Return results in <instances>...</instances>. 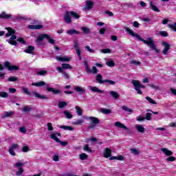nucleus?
<instances>
[{"label":"nucleus","instance_id":"f257e3e1","mask_svg":"<svg viewBox=\"0 0 176 176\" xmlns=\"http://www.w3.org/2000/svg\"><path fill=\"white\" fill-rule=\"evenodd\" d=\"M124 30H125V31L128 32V34L131 36H134L135 38H137L139 41H141L142 42H143V43H144L145 45H147L148 47H151L153 50H154L155 53H159L160 51L157 48H156V45H155V41L152 40L151 37H148L146 38V40H144L142 38H141L140 34L135 33L130 28L124 26Z\"/></svg>","mask_w":176,"mask_h":176},{"label":"nucleus","instance_id":"f03ea898","mask_svg":"<svg viewBox=\"0 0 176 176\" xmlns=\"http://www.w3.org/2000/svg\"><path fill=\"white\" fill-rule=\"evenodd\" d=\"M32 86H36V87H42V86H45L47 91H51L53 94H60L61 91L60 89H54L49 87V84H46L45 81H39L38 82H32Z\"/></svg>","mask_w":176,"mask_h":176},{"label":"nucleus","instance_id":"7ed1b4c3","mask_svg":"<svg viewBox=\"0 0 176 176\" xmlns=\"http://www.w3.org/2000/svg\"><path fill=\"white\" fill-rule=\"evenodd\" d=\"M132 85H133L135 90H136L138 94H142V91H141V87L142 89H145V85H141L140 81L137 80H131Z\"/></svg>","mask_w":176,"mask_h":176},{"label":"nucleus","instance_id":"20e7f679","mask_svg":"<svg viewBox=\"0 0 176 176\" xmlns=\"http://www.w3.org/2000/svg\"><path fill=\"white\" fill-rule=\"evenodd\" d=\"M87 120H90V124L88 126V129H94L98 123H100V120L96 117H87Z\"/></svg>","mask_w":176,"mask_h":176},{"label":"nucleus","instance_id":"39448f33","mask_svg":"<svg viewBox=\"0 0 176 176\" xmlns=\"http://www.w3.org/2000/svg\"><path fill=\"white\" fill-rule=\"evenodd\" d=\"M74 67H72V65L68 64V63H63L62 67H58L56 68L58 72H63V69H72Z\"/></svg>","mask_w":176,"mask_h":176},{"label":"nucleus","instance_id":"423d86ee","mask_svg":"<svg viewBox=\"0 0 176 176\" xmlns=\"http://www.w3.org/2000/svg\"><path fill=\"white\" fill-rule=\"evenodd\" d=\"M162 46H164V49L162 50V53L164 56L168 53V50L171 48V45L168 44L167 41L162 42Z\"/></svg>","mask_w":176,"mask_h":176},{"label":"nucleus","instance_id":"0eeeda50","mask_svg":"<svg viewBox=\"0 0 176 176\" xmlns=\"http://www.w3.org/2000/svg\"><path fill=\"white\" fill-rule=\"evenodd\" d=\"M63 20L66 24H71V23H72V19H71V14L69 11L65 12Z\"/></svg>","mask_w":176,"mask_h":176},{"label":"nucleus","instance_id":"6e6552de","mask_svg":"<svg viewBox=\"0 0 176 176\" xmlns=\"http://www.w3.org/2000/svg\"><path fill=\"white\" fill-rule=\"evenodd\" d=\"M56 60L58 61H61L62 63H68L72 60L71 56H56Z\"/></svg>","mask_w":176,"mask_h":176},{"label":"nucleus","instance_id":"1a4fd4ad","mask_svg":"<svg viewBox=\"0 0 176 176\" xmlns=\"http://www.w3.org/2000/svg\"><path fill=\"white\" fill-rule=\"evenodd\" d=\"M45 39V34H40L36 39L34 40V42H36L37 46H42L43 45V41Z\"/></svg>","mask_w":176,"mask_h":176},{"label":"nucleus","instance_id":"9d476101","mask_svg":"<svg viewBox=\"0 0 176 176\" xmlns=\"http://www.w3.org/2000/svg\"><path fill=\"white\" fill-rule=\"evenodd\" d=\"M19 148V144H12L8 151L9 153L12 155V156H16V153L14 152L15 149Z\"/></svg>","mask_w":176,"mask_h":176},{"label":"nucleus","instance_id":"9b49d317","mask_svg":"<svg viewBox=\"0 0 176 176\" xmlns=\"http://www.w3.org/2000/svg\"><path fill=\"white\" fill-rule=\"evenodd\" d=\"M74 90L76 93H79L80 94H85V93H86L85 87L80 86H74Z\"/></svg>","mask_w":176,"mask_h":176},{"label":"nucleus","instance_id":"f8f14e48","mask_svg":"<svg viewBox=\"0 0 176 176\" xmlns=\"http://www.w3.org/2000/svg\"><path fill=\"white\" fill-rule=\"evenodd\" d=\"M57 137H61V133H54L51 134L50 138L56 141V142H60V139Z\"/></svg>","mask_w":176,"mask_h":176},{"label":"nucleus","instance_id":"ddd939ff","mask_svg":"<svg viewBox=\"0 0 176 176\" xmlns=\"http://www.w3.org/2000/svg\"><path fill=\"white\" fill-rule=\"evenodd\" d=\"M103 156L106 159H108V157H111L112 156V151L109 148H106L104 149V151L103 153Z\"/></svg>","mask_w":176,"mask_h":176},{"label":"nucleus","instance_id":"4468645a","mask_svg":"<svg viewBox=\"0 0 176 176\" xmlns=\"http://www.w3.org/2000/svg\"><path fill=\"white\" fill-rule=\"evenodd\" d=\"M94 5V3L93 1H86L85 6L84 8L85 10H90V9H93V6Z\"/></svg>","mask_w":176,"mask_h":176},{"label":"nucleus","instance_id":"2eb2a0df","mask_svg":"<svg viewBox=\"0 0 176 176\" xmlns=\"http://www.w3.org/2000/svg\"><path fill=\"white\" fill-rule=\"evenodd\" d=\"M32 94H34V97H36V98H39L41 100H49V98L47 96L41 95V94H38L37 92L33 91Z\"/></svg>","mask_w":176,"mask_h":176},{"label":"nucleus","instance_id":"dca6fc26","mask_svg":"<svg viewBox=\"0 0 176 176\" xmlns=\"http://www.w3.org/2000/svg\"><path fill=\"white\" fill-rule=\"evenodd\" d=\"M161 151L166 156H173V151L168 150L166 148H162Z\"/></svg>","mask_w":176,"mask_h":176},{"label":"nucleus","instance_id":"f3484780","mask_svg":"<svg viewBox=\"0 0 176 176\" xmlns=\"http://www.w3.org/2000/svg\"><path fill=\"white\" fill-rule=\"evenodd\" d=\"M96 80L97 83H99L100 85H102V83H105V80H102V75L101 74L96 75Z\"/></svg>","mask_w":176,"mask_h":176},{"label":"nucleus","instance_id":"a211bd4d","mask_svg":"<svg viewBox=\"0 0 176 176\" xmlns=\"http://www.w3.org/2000/svg\"><path fill=\"white\" fill-rule=\"evenodd\" d=\"M99 111L101 112V113H103V115H109L112 113V110L109 109H105V108L100 109Z\"/></svg>","mask_w":176,"mask_h":176},{"label":"nucleus","instance_id":"6ab92c4d","mask_svg":"<svg viewBox=\"0 0 176 176\" xmlns=\"http://www.w3.org/2000/svg\"><path fill=\"white\" fill-rule=\"evenodd\" d=\"M28 28L29 30H41L43 28V26L42 25H30L28 26Z\"/></svg>","mask_w":176,"mask_h":176},{"label":"nucleus","instance_id":"aec40b11","mask_svg":"<svg viewBox=\"0 0 176 176\" xmlns=\"http://www.w3.org/2000/svg\"><path fill=\"white\" fill-rule=\"evenodd\" d=\"M34 50H35V47L29 45L28 48L24 50V52L25 53H28V54H32Z\"/></svg>","mask_w":176,"mask_h":176},{"label":"nucleus","instance_id":"412c9836","mask_svg":"<svg viewBox=\"0 0 176 176\" xmlns=\"http://www.w3.org/2000/svg\"><path fill=\"white\" fill-rule=\"evenodd\" d=\"M88 88L91 91H94V93H104L102 90L99 89L97 87L88 86Z\"/></svg>","mask_w":176,"mask_h":176},{"label":"nucleus","instance_id":"4be33fe9","mask_svg":"<svg viewBox=\"0 0 176 176\" xmlns=\"http://www.w3.org/2000/svg\"><path fill=\"white\" fill-rule=\"evenodd\" d=\"M6 30L8 31V32L6 34V36H7V38L10 36V35H14V34H16V31H14V30L12 29L11 28H6Z\"/></svg>","mask_w":176,"mask_h":176},{"label":"nucleus","instance_id":"5701e85b","mask_svg":"<svg viewBox=\"0 0 176 176\" xmlns=\"http://www.w3.org/2000/svg\"><path fill=\"white\" fill-rule=\"evenodd\" d=\"M115 126L116 127H118L119 129H123L124 130H129V128H127V126L122 124L120 122H115Z\"/></svg>","mask_w":176,"mask_h":176},{"label":"nucleus","instance_id":"b1692460","mask_svg":"<svg viewBox=\"0 0 176 176\" xmlns=\"http://www.w3.org/2000/svg\"><path fill=\"white\" fill-rule=\"evenodd\" d=\"M44 36L49 43H51L52 45H54V43H56L54 39L50 38V36H49L47 34H44Z\"/></svg>","mask_w":176,"mask_h":176},{"label":"nucleus","instance_id":"393cba45","mask_svg":"<svg viewBox=\"0 0 176 176\" xmlns=\"http://www.w3.org/2000/svg\"><path fill=\"white\" fill-rule=\"evenodd\" d=\"M109 93L115 100H117V98H119V97H120V95H119V94H118V92L115 91H110Z\"/></svg>","mask_w":176,"mask_h":176},{"label":"nucleus","instance_id":"a878e982","mask_svg":"<svg viewBox=\"0 0 176 176\" xmlns=\"http://www.w3.org/2000/svg\"><path fill=\"white\" fill-rule=\"evenodd\" d=\"M135 129L139 133H144L145 132V128H144V126H142V124H137L135 126Z\"/></svg>","mask_w":176,"mask_h":176},{"label":"nucleus","instance_id":"bb28decb","mask_svg":"<svg viewBox=\"0 0 176 176\" xmlns=\"http://www.w3.org/2000/svg\"><path fill=\"white\" fill-rule=\"evenodd\" d=\"M67 105H68V103H67V102L65 101H60L59 102H58V107L60 109H63V108H65Z\"/></svg>","mask_w":176,"mask_h":176},{"label":"nucleus","instance_id":"cd10ccee","mask_svg":"<svg viewBox=\"0 0 176 176\" xmlns=\"http://www.w3.org/2000/svg\"><path fill=\"white\" fill-rule=\"evenodd\" d=\"M12 115H13V112L12 111H4L2 115H1V118H10V116H12Z\"/></svg>","mask_w":176,"mask_h":176},{"label":"nucleus","instance_id":"c85d7f7f","mask_svg":"<svg viewBox=\"0 0 176 176\" xmlns=\"http://www.w3.org/2000/svg\"><path fill=\"white\" fill-rule=\"evenodd\" d=\"M69 12L72 17H73L74 19H76V20H78V19H80V15H79V14H78L74 11H69Z\"/></svg>","mask_w":176,"mask_h":176},{"label":"nucleus","instance_id":"c756f323","mask_svg":"<svg viewBox=\"0 0 176 176\" xmlns=\"http://www.w3.org/2000/svg\"><path fill=\"white\" fill-rule=\"evenodd\" d=\"M66 34H67L68 35H74V34L79 35L80 32H78V30H69L66 32Z\"/></svg>","mask_w":176,"mask_h":176},{"label":"nucleus","instance_id":"7c9ffc66","mask_svg":"<svg viewBox=\"0 0 176 176\" xmlns=\"http://www.w3.org/2000/svg\"><path fill=\"white\" fill-rule=\"evenodd\" d=\"M37 75H38V76H45V75H47V71L40 69L37 72Z\"/></svg>","mask_w":176,"mask_h":176},{"label":"nucleus","instance_id":"2f4dec72","mask_svg":"<svg viewBox=\"0 0 176 176\" xmlns=\"http://www.w3.org/2000/svg\"><path fill=\"white\" fill-rule=\"evenodd\" d=\"M21 91L22 93H23V94H27V96H31V92H30V90L28 89V88L22 87Z\"/></svg>","mask_w":176,"mask_h":176},{"label":"nucleus","instance_id":"473e14b6","mask_svg":"<svg viewBox=\"0 0 176 176\" xmlns=\"http://www.w3.org/2000/svg\"><path fill=\"white\" fill-rule=\"evenodd\" d=\"M150 6L152 9V10H154V12H160V10L156 7V6L153 5V1H150Z\"/></svg>","mask_w":176,"mask_h":176},{"label":"nucleus","instance_id":"72a5a7b5","mask_svg":"<svg viewBox=\"0 0 176 176\" xmlns=\"http://www.w3.org/2000/svg\"><path fill=\"white\" fill-rule=\"evenodd\" d=\"M63 115H65L67 119H72V114L68 111H64Z\"/></svg>","mask_w":176,"mask_h":176},{"label":"nucleus","instance_id":"f704fd0d","mask_svg":"<svg viewBox=\"0 0 176 176\" xmlns=\"http://www.w3.org/2000/svg\"><path fill=\"white\" fill-rule=\"evenodd\" d=\"M60 129H63V130H68L69 131H73L74 129L72 126H67V125H61Z\"/></svg>","mask_w":176,"mask_h":176},{"label":"nucleus","instance_id":"c9c22d12","mask_svg":"<svg viewBox=\"0 0 176 176\" xmlns=\"http://www.w3.org/2000/svg\"><path fill=\"white\" fill-rule=\"evenodd\" d=\"M60 74H62L63 78L66 80L69 79V74L67 72L62 70V72H58Z\"/></svg>","mask_w":176,"mask_h":176},{"label":"nucleus","instance_id":"e433bc0d","mask_svg":"<svg viewBox=\"0 0 176 176\" xmlns=\"http://www.w3.org/2000/svg\"><path fill=\"white\" fill-rule=\"evenodd\" d=\"M81 31H82L83 34H85V35L90 34V30L86 27H81Z\"/></svg>","mask_w":176,"mask_h":176},{"label":"nucleus","instance_id":"4c0bfd02","mask_svg":"<svg viewBox=\"0 0 176 176\" xmlns=\"http://www.w3.org/2000/svg\"><path fill=\"white\" fill-rule=\"evenodd\" d=\"M84 65L85 67V71H86L87 74H91V69H90V67H89L87 62H85Z\"/></svg>","mask_w":176,"mask_h":176},{"label":"nucleus","instance_id":"58836bf2","mask_svg":"<svg viewBox=\"0 0 176 176\" xmlns=\"http://www.w3.org/2000/svg\"><path fill=\"white\" fill-rule=\"evenodd\" d=\"M131 153H132V155H134L135 156H137L140 155V151H138V149L137 148H131Z\"/></svg>","mask_w":176,"mask_h":176},{"label":"nucleus","instance_id":"ea45409f","mask_svg":"<svg viewBox=\"0 0 176 176\" xmlns=\"http://www.w3.org/2000/svg\"><path fill=\"white\" fill-rule=\"evenodd\" d=\"M0 17L1 19H10V17H12V15L10 14H7L5 12H3L0 14Z\"/></svg>","mask_w":176,"mask_h":176},{"label":"nucleus","instance_id":"a19ab883","mask_svg":"<svg viewBox=\"0 0 176 176\" xmlns=\"http://www.w3.org/2000/svg\"><path fill=\"white\" fill-rule=\"evenodd\" d=\"M19 68L16 65H11L8 67V71H19Z\"/></svg>","mask_w":176,"mask_h":176},{"label":"nucleus","instance_id":"79ce46f5","mask_svg":"<svg viewBox=\"0 0 176 176\" xmlns=\"http://www.w3.org/2000/svg\"><path fill=\"white\" fill-rule=\"evenodd\" d=\"M75 109L76 111V113L78 115V116H82V109L79 107V106H76Z\"/></svg>","mask_w":176,"mask_h":176},{"label":"nucleus","instance_id":"37998d69","mask_svg":"<svg viewBox=\"0 0 176 176\" xmlns=\"http://www.w3.org/2000/svg\"><path fill=\"white\" fill-rule=\"evenodd\" d=\"M8 96H9V94H8V92L0 91V97L1 98H8Z\"/></svg>","mask_w":176,"mask_h":176},{"label":"nucleus","instance_id":"c03bdc74","mask_svg":"<svg viewBox=\"0 0 176 176\" xmlns=\"http://www.w3.org/2000/svg\"><path fill=\"white\" fill-rule=\"evenodd\" d=\"M106 65H107V67H114L115 62L112 60H109L107 62H106Z\"/></svg>","mask_w":176,"mask_h":176},{"label":"nucleus","instance_id":"a18cd8bd","mask_svg":"<svg viewBox=\"0 0 176 176\" xmlns=\"http://www.w3.org/2000/svg\"><path fill=\"white\" fill-rule=\"evenodd\" d=\"M146 100H147V101H148V102H150V104H154L155 105H156L157 104V102H156L155 100H153V99H152L149 96H146Z\"/></svg>","mask_w":176,"mask_h":176},{"label":"nucleus","instance_id":"49530a36","mask_svg":"<svg viewBox=\"0 0 176 176\" xmlns=\"http://www.w3.org/2000/svg\"><path fill=\"white\" fill-rule=\"evenodd\" d=\"M23 112H30V111H32V108L30 107L29 106H25L22 107Z\"/></svg>","mask_w":176,"mask_h":176},{"label":"nucleus","instance_id":"de8ad7c7","mask_svg":"<svg viewBox=\"0 0 176 176\" xmlns=\"http://www.w3.org/2000/svg\"><path fill=\"white\" fill-rule=\"evenodd\" d=\"M122 109H123V111H125L126 112H130L131 113H133V109L127 107L126 106H122Z\"/></svg>","mask_w":176,"mask_h":176},{"label":"nucleus","instance_id":"09e8293b","mask_svg":"<svg viewBox=\"0 0 176 176\" xmlns=\"http://www.w3.org/2000/svg\"><path fill=\"white\" fill-rule=\"evenodd\" d=\"M104 83H108L109 85H111L113 86L116 85V82H115L112 80H104Z\"/></svg>","mask_w":176,"mask_h":176},{"label":"nucleus","instance_id":"8fccbe9b","mask_svg":"<svg viewBox=\"0 0 176 176\" xmlns=\"http://www.w3.org/2000/svg\"><path fill=\"white\" fill-rule=\"evenodd\" d=\"M144 118L146 120H152V113H146Z\"/></svg>","mask_w":176,"mask_h":176},{"label":"nucleus","instance_id":"3c124183","mask_svg":"<svg viewBox=\"0 0 176 176\" xmlns=\"http://www.w3.org/2000/svg\"><path fill=\"white\" fill-rule=\"evenodd\" d=\"M7 42L12 45V46H17V42L16 41H12L11 39L7 40Z\"/></svg>","mask_w":176,"mask_h":176},{"label":"nucleus","instance_id":"603ef678","mask_svg":"<svg viewBox=\"0 0 176 176\" xmlns=\"http://www.w3.org/2000/svg\"><path fill=\"white\" fill-rule=\"evenodd\" d=\"M159 34L164 37L168 36V33H167L166 31H160Z\"/></svg>","mask_w":176,"mask_h":176},{"label":"nucleus","instance_id":"864d4df0","mask_svg":"<svg viewBox=\"0 0 176 176\" xmlns=\"http://www.w3.org/2000/svg\"><path fill=\"white\" fill-rule=\"evenodd\" d=\"M88 156L87 154L85 153H81L80 155V160H86V159H87Z\"/></svg>","mask_w":176,"mask_h":176},{"label":"nucleus","instance_id":"5fc2aeb1","mask_svg":"<svg viewBox=\"0 0 176 176\" xmlns=\"http://www.w3.org/2000/svg\"><path fill=\"white\" fill-rule=\"evenodd\" d=\"M129 64H133V65H141V62L132 60H131L129 62Z\"/></svg>","mask_w":176,"mask_h":176},{"label":"nucleus","instance_id":"6e6d98bb","mask_svg":"<svg viewBox=\"0 0 176 176\" xmlns=\"http://www.w3.org/2000/svg\"><path fill=\"white\" fill-rule=\"evenodd\" d=\"M23 173H24V170L23 168L20 167L19 168V170L16 173V175L20 176Z\"/></svg>","mask_w":176,"mask_h":176},{"label":"nucleus","instance_id":"4d7b16f0","mask_svg":"<svg viewBox=\"0 0 176 176\" xmlns=\"http://www.w3.org/2000/svg\"><path fill=\"white\" fill-rule=\"evenodd\" d=\"M16 42H19V43H22V45H25V41H24V38L21 37H19L16 39Z\"/></svg>","mask_w":176,"mask_h":176},{"label":"nucleus","instance_id":"13d9d810","mask_svg":"<svg viewBox=\"0 0 176 176\" xmlns=\"http://www.w3.org/2000/svg\"><path fill=\"white\" fill-rule=\"evenodd\" d=\"M76 53L78 57L79 58V60H82V56L80 55L81 54L80 49L76 50Z\"/></svg>","mask_w":176,"mask_h":176},{"label":"nucleus","instance_id":"bf43d9fd","mask_svg":"<svg viewBox=\"0 0 176 176\" xmlns=\"http://www.w3.org/2000/svg\"><path fill=\"white\" fill-rule=\"evenodd\" d=\"M8 80H9V82H16L18 80V78L16 76H11V77L8 78Z\"/></svg>","mask_w":176,"mask_h":176},{"label":"nucleus","instance_id":"052dcab7","mask_svg":"<svg viewBox=\"0 0 176 176\" xmlns=\"http://www.w3.org/2000/svg\"><path fill=\"white\" fill-rule=\"evenodd\" d=\"M24 164H25V163L18 162L14 164V166L15 167H18L20 168V167H21V166H24Z\"/></svg>","mask_w":176,"mask_h":176},{"label":"nucleus","instance_id":"680f3d73","mask_svg":"<svg viewBox=\"0 0 176 176\" xmlns=\"http://www.w3.org/2000/svg\"><path fill=\"white\" fill-rule=\"evenodd\" d=\"M47 129L49 130V131H53V124L50 122H48L47 124Z\"/></svg>","mask_w":176,"mask_h":176},{"label":"nucleus","instance_id":"e2e57ef3","mask_svg":"<svg viewBox=\"0 0 176 176\" xmlns=\"http://www.w3.org/2000/svg\"><path fill=\"white\" fill-rule=\"evenodd\" d=\"M168 28L173 30V31H176V23L175 24H169Z\"/></svg>","mask_w":176,"mask_h":176},{"label":"nucleus","instance_id":"0e129e2a","mask_svg":"<svg viewBox=\"0 0 176 176\" xmlns=\"http://www.w3.org/2000/svg\"><path fill=\"white\" fill-rule=\"evenodd\" d=\"M175 157H173L171 155H169V157L166 159L167 162H175Z\"/></svg>","mask_w":176,"mask_h":176},{"label":"nucleus","instance_id":"69168bd1","mask_svg":"<svg viewBox=\"0 0 176 176\" xmlns=\"http://www.w3.org/2000/svg\"><path fill=\"white\" fill-rule=\"evenodd\" d=\"M86 152H91V150L89 148V144H85L83 148Z\"/></svg>","mask_w":176,"mask_h":176},{"label":"nucleus","instance_id":"338daca9","mask_svg":"<svg viewBox=\"0 0 176 176\" xmlns=\"http://www.w3.org/2000/svg\"><path fill=\"white\" fill-rule=\"evenodd\" d=\"M85 49H87V52H89V53H94V50L90 48V46L87 45L85 46Z\"/></svg>","mask_w":176,"mask_h":176},{"label":"nucleus","instance_id":"774afa93","mask_svg":"<svg viewBox=\"0 0 176 176\" xmlns=\"http://www.w3.org/2000/svg\"><path fill=\"white\" fill-rule=\"evenodd\" d=\"M101 53L107 54V53H111L110 49H103L101 51Z\"/></svg>","mask_w":176,"mask_h":176}]
</instances>
